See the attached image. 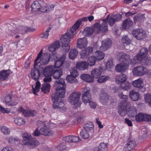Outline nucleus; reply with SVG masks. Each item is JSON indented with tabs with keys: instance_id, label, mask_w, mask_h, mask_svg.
Segmentation results:
<instances>
[{
	"instance_id": "1",
	"label": "nucleus",
	"mask_w": 151,
	"mask_h": 151,
	"mask_svg": "<svg viewBox=\"0 0 151 151\" xmlns=\"http://www.w3.org/2000/svg\"><path fill=\"white\" fill-rule=\"evenodd\" d=\"M54 86L56 87V92L51 95V99L53 102V108L55 109H58L61 113L65 112L67 109L65 106V104L61 100V98L65 97V82L63 79L58 81L55 82Z\"/></svg>"
},
{
	"instance_id": "2",
	"label": "nucleus",
	"mask_w": 151,
	"mask_h": 151,
	"mask_svg": "<svg viewBox=\"0 0 151 151\" xmlns=\"http://www.w3.org/2000/svg\"><path fill=\"white\" fill-rule=\"evenodd\" d=\"M88 20L87 17H84L81 19L78 20L70 29L68 30V32L61 37L60 39L62 44L61 48L64 52H68L70 49V47L69 45L70 39L72 38L75 34L76 30L79 28L82 22H86Z\"/></svg>"
},
{
	"instance_id": "3",
	"label": "nucleus",
	"mask_w": 151,
	"mask_h": 151,
	"mask_svg": "<svg viewBox=\"0 0 151 151\" xmlns=\"http://www.w3.org/2000/svg\"><path fill=\"white\" fill-rule=\"evenodd\" d=\"M118 96L122 100L118 107L119 114L121 116H124L128 112L132 117L134 116L136 114V109L131 106L130 103L127 101L128 96L121 93L119 94Z\"/></svg>"
},
{
	"instance_id": "4",
	"label": "nucleus",
	"mask_w": 151,
	"mask_h": 151,
	"mask_svg": "<svg viewBox=\"0 0 151 151\" xmlns=\"http://www.w3.org/2000/svg\"><path fill=\"white\" fill-rule=\"evenodd\" d=\"M43 68L37 63H35L34 67L31 70V76L32 79L38 80L39 78L43 76L42 73Z\"/></svg>"
},
{
	"instance_id": "5",
	"label": "nucleus",
	"mask_w": 151,
	"mask_h": 151,
	"mask_svg": "<svg viewBox=\"0 0 151 151\" xmlns=\"http://www.w3.org/2000/svg\"><path fill=\"white\" fill-rule=\"evenodd\" d=\"M148 51L147 49L145 47L142 48L140 52L138 53L136 56L130 61L129 63L132 65H135L136 63H139V60L142 59H145V57L147 56Z\"/></svg>"
},
{
	"instance_id": "6",
	"label": "nucleus",
	"mask_w": 151,
	"mask_h": 151,
	"mask_svg": "<svg viewBox=\"0 0 151 151\" xmlns=\"http://www.w3.org/2000/svg\"><path fill=\"white\" fill-rule=\"evenodd\" d=\"M55 69V66L54 65L47 66L44 69H43V76L45 77L44 79V81L45 82L51 81V76Z\"/></svg>"
},
{
	"instance_id": "7",
	"label": "nucleus",
	"mask_w": 151,
	"mask_h": 151,
	"mask_svg": "<svg viewBox=\"0 0 151 151\" xmlns=\"http://www.w3.org/2000/svg\"><path fill=\"white\" fill-rule=\"evenodd\" d=\"M38 124H41L42 128L40 129L41 134L45 136H50L53 133L52 130L49 128V126H51V124H49L48 122H42L40 121L38 122Z\"/></svg>"
},
{
	"instance_id": "8",
	"label": "nucleus",
	"mask_w": 151,
	"mask_h": 151,
	"mask_svg": "<svg viewBox=\"0 0 151 151\" xmlns=\"http://www.w3.org/2000/svg\"><path fill=\"white\" fill-rule=\"evenodd\" d=\"M134 75L141 76L146 75L148 73L147 68L142 66H138L134 67L132 70Z\"/></svg>"
},
{
	"instance_id": "9",
	"label": "nucleus",
	"mask_w": 151,
	"mask_h": 151,
	"mask_svg": "<svg viewBox=\"0 0 151 151\" xmlns=\"http://www.w3.org/2000/svg\"><path fill=\"white\" fill-rule=\"evenodd\" d=\"M80 93L79 92H73L71 93L68 97V101L73 105L78 104L79 105L81 103L79 100Z\"/></svg>"
},
{
	"instance_id": "10",
	"label": "nucleus",
	"mask_w": 151,
	"mask_h": 151,
	"mask_svg": "<svg viewBox=\"0 0 151 151\" xmlns=\"http://www.w3.org/2000/svg\"><path fill=\"white\" fill-rule=\"evenodd\" d=\"M132 34L138 40H143L145 39L147 37L145 32L142 29L133 30L132 32Z\"/></svg>"
},
{
	"instance_id": "11",
	"label": "nucleus",
	"mask_w": 151,
	"mask_h": 151,
	"mask_svg": "<svg viewBox=\"0 0 151 151\" xmlns=\"http://www.w3.org/2000/svg\"><path fill=\"white\" fill-rule=\"evenodd\" d=\"M90 91L89 87H86L84 88L83 91L82 101L85 104L89 103L91 100V97Z\"/></svg>"
},
{
	"instance_id": "12",
	"label": "nucleus",
	"mask_w": 151,
	"mask_h": 151,
	"mask_svg": "<svg viewBox=\"0 0 151 151\" xmlns=\"http://www.w3.org/2000/svg\"><path fill=\"white\" fill-rule=\"evenodd\" d=\"M50 54L46 53L44 55L40 57L38 61L35 63H37L38 65H46L50 61Z\"/></svg>"
},
{
	"instance_id": "13",
	"label": "nucleus",
	"mask_w": 151,
	"mask_h": 151,
	"mask_svg": "<svg viewBox=\"0 0 151 151\" xmlns=\"http://www.w3.org/2000/svg\"><path fill=\"white\" fill-rule=\"evenodd\" d=\"M129 64L126 63L121 62L118 64L115 67L116 70L117 72L120 73H123L125 72L128 69Z\"/></svg>"
},
{
	"instance_id": "14",
	"label": "nucleus",
	"mask_w": 151,
	"mask_h": 151,
	"mask_svg": "<svg viewBox=\"0 0 151 151\" xmlns=\"http://www.w3.org/2000/svg\"><path fill=\"white\" fill-rule=\"evenodd\" d=\"M112 41L109 39H107L102 41V45L100 47V50L105 51L109 48L112 45Z\"/></svg>"
},
{
	"instance_id": "15",
	"label": "nucleus",
	"mask_w": 151,
	"mask_h": 151,
	"mask_svg": "<svg viewBox=\"0 0 151 151\" xmlns=\"http://www.w3.org/2000/svg\"><path fill=\"white\" fill-rule=\"evenodd\" d=\"M12 96V94H10L7 95L5 97V104L9 106H15L17 103V101L14 100Z\"/></svg>"
},
{
	"instance_id": "16",
	"label": "nucleus",
	"mask_w": 151,
	"mask_h": 151,
	"mask_svg": "<svg viewBox=\"0 0 151 151\" xmlns=\"http://www.w3.org/2000/svg\"><path fill=\"white\" fill-rule=\"evenodd\" d=\"M76 68L79 70H88L89 66L87 62L82 61L77 63L76 65Z\"/></svg>"
},
{
	"instance_id": "17",
	"label": "nucleus",
	"mask_w": 151,
	"mask_h": 151,
	"mask_svg": "<svg viewBox=\"0 0 151 151\" xmlns=\"http://www.w3.org/2000/svg\"><path fill=\"white\" fill-rule=\"evenodd\" d=\"M35 30L34 28H31L26 26H20L18 28H17V32L15 33L24 34L26 32H32Z\"/></svg>"
},
{
	"instance_id": "18",
	"label": "nucleus",
	"mask_w": 151,
	"mask_h": 151,
	"mask_svg": "<svg viewBox=\"0 0 151 151\" xmlns=\"http://www.w3.org/2000/svg\"><path fill=\"white\" fill-rule=\"evenodd\" d=\"M88 44V41L86 37L79 39L78 40L77 47L80 49H82L86 47Z\"/></svg>"
},
{
	"instance_id": "19",
	"label": "nucleus",
	"mask_w": 151,
	"mask_h": 151,
	"mask_svg": "<svg viewBox=\"0 0 151 151\" xmlns=\"http://www.w3.org/2000/svg\"><path fill=\"white\" fill-rule=\"evenodd\" d=\"M93 51V48L88 47L86 49L82 50L80 52L81 57L82 58H87L88 56L91 54Z\"/></svg>"
},
{
	"instance_id": "20",
	"label": "nucleus",
	"mask_w": 151,
	"mask_h": 151,
	"mask_svg": "<svg viewBox=\"0 0 151 151\" xmlns=\"http://www.w3.org/2000/svg\"><path fill=\"white\" fill-rule=\"evenodd\" d=\"M119 55L120 56L119 60L121 62L126 63L132 65L129 63L132 59H129V56L128 55L123 52H120L119 53Z\"/></svg>"
},
{
	"instance_id": "21",
	"label": "nucleus",
	"mask_w": 151,
	"mask_h": 151,
	"mask_svg": "<svg viewBox=\"0 0 151 151\" xmlns=\"http://www.w3.org/2000/svg\"><path fill=\"white\" fill-rule=\"evenodd\" d=\"M19 111L20 112H22L23 114L25 117L34 116L36 113L35 111L31 110H24L22 108L20 109Z\"/></svg>"
},
{
	"instance_id": "22",
	"label": "nucleus",
	"mask_w": 151,
	"mask_h": 151,
	"mask_svg": "<svg viewBox=\"0 0 151 151\" xmlns=\"http://www.w3.org/2000/svg\"><path fill=\"white\" fill-rule=\"evenodd\" d=\"M109 99V96L104 91H101V93L100 94V100L101 102L103 104L106 103Z\"/></svg>"
},
{
	"instance_id": "23",
	"label": "nucleus",
	"mask_w": 151,
	"mask_h": 151,
	"mask_svg": "<svg viewBox=\"0 0 151 151\" xmlns=\"http://www.w3.org/2000/svg\"><path fill=\"white\" fill-rule=\"evenodd\" d=\"M132 84L134 87L141 89L144 86L143 80L142 78H139L133 81Z\"/></svg>"
},
{
	"instance_id": "24",
	"label": "nucleus",
	"mask_w": 151,
	"mask_h": 151,
	"mask_svg": "<svg viewBox=\"0 0 151 151\" xmlns=\"http://www.w3.org/2000/svg\"><path fill=\"white\" fill-rule=\"evenodd\" d=\"M63 141L68 142H76L79 140V137L75 136H68L63 137Z\"/></svg>"
},
{
	"instance_id": "25",
	"label": "nucleus",
	"mask_w": 151,
	"mask_h": 151,
	"mask_svg": "<svg viewBox=\"0 0 151 151\" xmlns=\"http://www.w3.org/2000/svg\"><path fill=\"white\" fill-rule=\"evenodd\" d=\"M24 145H27L30 148H32L38 146L39 144V142L35 139L32 138L28 142H26L23 143Z\"/></svg>"
},
{
	"instance_id": "26",
	"label": "nucleus",
	"mask_w": 151,
	"mask_h": 151,
	"mask_svg": "<svg viewBox=\"0 0 151 151\" xmlns=\"http://www.w3.org/2000/svg\"><path fill=\"white\" fill-rule=\"evenodd\" d=\"M140 94L139 92L133 90L129 92V96L131 100L134 101H138L140 97Z\"/></svg>"
},
{
	"instance_id": "27",
	"label": "nucleus",
	"mask_w": 151,
	"mask_h": 151,
	"mask_svg": "<svg viewBox=\"0 0 151 151\" xmlns=\"http://www.w3.org/2000/svg\"><path fill=\"white\" fill-rule=\"evenodd\" d=\"M54 8L53 5L50 4L48 5L45 4L41 7L40 12L44 13H49L53 11Z\"/></svg>"
},
{
	"instance_id": "28",
	"label": "nucleus",
	"mask_w": 151,
	"mask_h": 151,
	"mask_svg": "<svg viewBox=\"0 0 151 151\" xmlns=\"http://www.w3.org/2000/svg\"><path fill=\"white\" fill-rule=\"evenodd\" d=\"M81 78L84 81L88 83H92L94 81V79L89 74H83L81 76Z\"/></svg>"
},
{
	"instance_id": "29",
	"label": "nucleus",
	"mask_w": 151,
	"mask_h": 151,
	"mask_svg": "<svg viewBox=\"0 0 151 151\" xmlns=\"http://www.w3.org/2000/svg\"><path fill=\"white\" fill-rule=\"evenodd\" d=\"M41 3L42 2L41 1L40 2L37 1H35L31 6L32 11H35L38 10L40 11Z\"/></svg>"
},
{
	"instance_id": "30",
	"label": "nucleus",
	"mask_w": 151,
	"mask_h": 151,
	"mask_svg": "<svg viewBox=\"0 0 151 151\" xmlns=\"http://www.w3.org/2000/svg\"><path fill=\"white\" fill-rule=\"evenodd\" d=\"M127 79L126 76L123 74L117 75L115 78V81L117 83H122L125 82Z\"/></svg>"
},
{
	"instance_id": "31",
	"label": "nucleus",
	"mask_w": 151,
	"mask_h": 151,
	"mask_svg": "<svg viewBox=\"0 0 151 151\" xmlns=\"http://www.w3.org/2000/svg\"><path fill=\"white\" fill-rule=\"evenodd\" d=\"M109 17V15H108L105 19H103V22L101 25V28L100 31H101L102 32H106L108 29V24L106 22V20Z\"/></svg>"
},
{
	"instance_id": "32",
	"label": "nucleus",
	"mask_w": 151,
	"mask_h": 151,
	"mask_svg": "<svg viewBox=\"0 0 151 151\" xmlns=\"http://www.w3.org/2000/svg\"><path fill=\"white\" fill-rule=\"evenodd\" d=\"M65 59V56L63 55L57 60L55 62L54 66L55 68H59L61 66L64 62Z\"/></svg>"
},
{
	"instance_id": "33",
	"label": "nucleus",
	"mask_w": 151,
	"mask_h": 151,
	"mask_svg": "<svg viewBox=\"0 0 151 151\" xmlns=\"http://www.w3.org/2000/svg\"><path fill=\"white\" fill-rule=\"evenodd\" d=\"M10 74L9 71L8 70H3L0 72V80L4 81L6 80Z\"/></svg>"
},
{
	"instance_id": "34",
	"label": "nucleus",
	"mask_w": 151,
	"mask_h": 151,
	"mask_svg": "<svg viewBox=\"0 0 151 151\" xmlns=\"http://www.w3.org/2000/svg\"><path fill=\"white\" fill-rule=\"evenodd\" d=\"M42 85L41 88V91L45 93H47L50 92V86L47 82H45Z\"/></svg>"
},
{
	"instance_id": "35",
	"label": "nucleus",
	"mask_w": 151,
	"mask_h": 151,
	"mask_svg": "<svg viewBox=\"0 0 151 151\" xmlns=\"http://www.w3.org/2000/svg\"><path fill=\"white\" fill-rule=\"evenodd\" d=\"M53 78L55 79H58L63 75V70L61 69L54 70L53 73Z\"/></svg>"
},
{
	"instance_id": "36",
	"label": "nucleus",
	"mask_w": 151,
	"mask_h": 151,
	"mask_svg": "<svg viewBox=\"0 0 151 151\" xmlns=\"http://www.w3.org/2000/svg\"><path fill=\"white\" fill-rule=\"evenodd\" d=\"M144 15L143 14H138L134 18V22L135 24L143 22L145 19Z\"/></svg>"
},
{
	"instance_id": "37",
	"label": "nucleus",
	"mask_w": 151,
	"mask_h": 151,
	"mask_svg": "<svg viewBox=\"0 0 151 151\" xmlns=\"http://www.w3.org/2000/svg\"><path fill=\"white\" fill-rule=\"evenodd\" d=\"M133 22L129 19H127L123 22L122 27L123 29H126L131 27Z\"/></svg>"
},
{
	"instance_id": "38",
	"label": "nucleus",
	"mask_w": 151,
	"mask_h": 151,
	"mask_svg": "<svg viewBox=\"0 0 151 151\" xmlns=\"http://www.w3.org/2000/svg\"><path fill=\"white\" fill-rule=\"evenodd\" d=\"M139 63L143 65H149L151 64V58L150 57L147 56L145 59L139 60Z\"/></svg>"
},
{
	"instance_id": "39",
	"label": "nucleus",
	"mask_w": 151,
	"mask_h": 151,
	"mask_svg": "<svg viewBox=\"0 0 151 151\" xmlns=\"http://www.w3.org/2000/svg\"><path fill=\"white\" fill-rule=\"evenodd\" d=\"M83 128V129L88 132L92 133L93 132L94 125L92 122L84 125Z\"/></svg>"
},
{
	"instance_id": "40",
	"label": "nucleus",
	"mask_w": 151,
	"mask_h": 151,
	"mask_svg": "<svg viewBox=\"0 0 151 151\" xmlns=\"http://www.w3.org/2000/svg\"><path fill=\"white\" fill-rule=\"evenodd\" d=\"M91 75L93 78H97L101 75V71L98 69L96 68L92 70L91 72Z\"/></svg>"
},
{
	"instance_id": "41",
	"label": "nucleus",
	"mask_w": 151,
	"mask_h": 151,
	"mask_svg": "<svg viewBox=\"0 0 151 151\" xmlns=\"http://www.w3.org/2000/svg\"><path fill=\"white\" fill-rule=\"evenodd\" d=\"M78 54L77 50L76 49L71 50L69 53V58L71 59H73L76 57Z\"/></svg>"
},
{
	"instance_id": "42",
	"label": "nucleus",
	"mask_w": 151,
	"mask_h": 151,
	"mask_svg": "<svg viewBox=\"0 0 151 151\" xmlns=\"http://www.w3.org/2000/svg\"><path fill=\"white\" fill-rule=\"evenodd\" d=\"M35 84V87H34L33 85L32 86L33 92L35 94L36 93H37L40 91L41 85L40 82L38 81L36 82Z\"/></svg>"
},
{
	"instance_id": "43",
	"label": "nucleus",
	"mask_w": 151,
	"mask_h": 151,
	"mask_svg": "<svg viewBox=\"0 0 151 151\" xmlns=\"http://www.w3.org/2000/svg\"><path fill=\"white\" fill-rule=\"evenodd\" d=\"M96 58L97 60H103L105 57L104 53L101 51H96L95 53Z\"/></svg>"
},
{
	"instance_id": "44",
	"label": "nucleus",
	"mask_w": 151,
	"mask_h": 151,
	"mask_svg": "<svg viewBox=\"0 0 151 151\" xmlns=\"http://www.w3.org/2000/svg\"><path fill=\"white\" fill-rule=\"evenodd\" d=\"M66 80L68 82L70 83H76L78 82V80L76 78L70 75L67 76Z\"/></svg>"
},
{
	"instance_id": "45",
	"label": "nucleus",
	"mask_w": 151,
	"mask_h": 151,
	"mask_svg": "<svg viewBox=\"0 0 151 151\" xmlns=\"http://www.w3.org/2000/svg\"><path fill=\"white\" fill-rule=\"evenodd\" d=\"M93 33V30L91 28L86 27L85 28L82 32L83 34L85 36H89L91 35Z\"/></svg>"
},
{
	"instance_id": "46",
	"label": "nucleus",
	"mask_w": 151,
	"mask_h": 151,
	"mask_svg": "<svg viewBox=\"0 0 151 151\" xmlns=\"http://www.w3.org/2000/svg\"><path fill=\"white\" fill-rule=\"evenodd\" d=\"M89 132L84 129H82L80 133V135L82 138L86 139L88 138L89 136Z\"/></svg>"
},
{
	"instance_id": "47",
	"label": "nucleus",
	"mask_w": 151,
	"mask_h": 151,
	"mask_svg": "<svg viewBox=\"0 0 151 151\" xmlns=\"http://www.w3.org/2000/svg\"><path fill=\"white\" fill-rule=\"evenodd\" d=\"M96 58L94 56H91L88 58L87 60V63L88 65L90 66H94L96 62Z\"/></svg>"
},
{
	"instance_id": "48",
	"label": "nucleus",
	"mask_w": 151,
	"mask_h": 151,
	"mask_svg": "<svg viewBox=\"0 0 151 151\" xmlns=\"http://www.w3.org/2000/svg\"><path fill=\"white\" fill-rule=\"evenodd\" d=\"M14 122L18 125L24 124L25 123L24 119L21 117H17L14 119Z\"/></svg>"
},
{
	"instance_id": "49",
	"label": "nucleus",
	"mask_w": 151,
	"mask_h": 151,
	"mask_svg": "<svg viewBox=\"0 0 151 151\" xmlns=\"http://www.w3.org/2000/svg\"><path fill=\"white\" fill-rule=\"evenodd\" d=\"M144 114L139 113L135 116V120L138 122H141L144 121Z\"/></svg>"
},
{
	"instance_id": "50",
	"label": "nucleus",
	"mask_w": 151,
	"mask_h": 151,
	"mask_svg": "<svg viewBox=\"0 0 151 151\" xmlns=\"http://www.w3.org/2000/svg\"><path fill=\"white\" fill-rule=\"evenodd\" d=\"M98 78L97 80V82L99 83H102L108 80L109 77V76H102L99 77Z\"/></svg>"
},
{
	"instance_id": "51",
	"label": "nucleus",
	"mask_w": 151,
	"mask_h": 151,
	"mask_svg": "<svg viewBox=\"0 0 151 151\" xmlns=\"http://www.w3.org/2000/svg\"><path fill=\"white\" fill-rule=\"evenodd\" d=\"M22 138L24 141L28 142L32 139V137L30 134L26 132L23 134Z\"/></svg>"
},
{
	"instance_id": "52",
	"label": "nucleus",
	"mask_w": 151,
	"mask_h": 151,
	"mask_svg": "<svg viewBox=\"0 0 151 151\" xmlns=\"http://www.w3.org/2000/svg\"><path fill=\"white\" fill-rule=\"evenodd\" d=\"M50 28H47V30L45 32L40 35V37L44 39L47 38L49 35V32L50 31Z\"/></svg>"
},
{
	"instance_id": "53",
	"label": "nucleus",
	"mask_w": 151,
	"mask_h": 151,
	"mask_svg": "<svg viewBox=\"0 0 151 151\" xmlns=\"http://www.w3.org/2000/svg\"><path fill=\"white\" fill-rule=\"evenodd\" d=\"M122 41L124 44H124H126V45L128 46V45L131 42L130 40L128 38L127 36H125L122 37Z\"/></svg>"
},
{
	"instance_id": "54",
	"label": "nucleus",
	"mask_w": 151,
	"mask_h": 151,
	"mask_svg": "<svg viewBox=\"0 0 151 151\" xmlns=\"http://www.w3.org/2000/svg\"><path fill=\"white\" fill-rule=\"evenodd\" d=\"M70 75L76 78L78 77L79 75L78 70L75 68H71L70 70Z\"/></svg>"
},
{
	"instance_id": "55",
	"label": "nucleus",
	"mask_w": 151,
	"mask_h": 151,
	"mask_svg": "<svg viewBox=\"0 0 151 151\" xmlns=\"http://www.w3.org/2000/svg\"><path fill=\"white\" fill-rule=\"evenodd\" d=\"M129 85L128 83H122L119 86V88L124 90H128L130 88Z\"/></svg>"
},
{
	"instance_id": "56",
	"label": "nucleus",
	"mask_w": 151,
	"mask_h": 151,
	"mask_svg": "<svg viewBox=\"0 0 151 151\" xmlns=\"http://www.w3.org/2000/svg\"><path fill=\"white\" fill-rule=\"evenodd\" d=\"M66 147L68 148L67 144L64 142L60 143L59 145L57 146L56 147V148L60 150H63Z\"/></svg>"
},
{
	"instance_id": "57",
	"label": "nucleus",
	"mask_w": 151,
	"mask_h": 151,
	"mask_svg": "<svg viewBox=\"0 0 151 151\" xmlns=\"http://www.w3.org/2000/svg\"><path fill=\"white\" fill-rule=\"evenodd\" d=\"M1 131L5 134L8 135L9 134L10 131L9 129L6 126H2L1 127Z\"/></svg>"
},
{
	"instance_id": "58",
	"label": "nucleus",
	"mask_w": 151,
	"mask_h": 151,
	"mask_svg": "<svg viewBox=\"0 0 151 151\" xmlns=\"http://www.w3.org/2000/svg\"><path fill=\"white\" fill-rule=\"evenodd\" d=\"M126 145H128L129 147V149H127L126 151H129L135 146L136 143L134 141H130L128 142Z\"/></svg>"
},
{
	"instance_id": "59",
	"label": "nucleus",
	"mask_w": 151,
	"mask_h": 151,
	"mask_svg": "<svg viewBox=\"0 0 151 151\" xmlns=\"http://www.w3.org/2000/svg\"><path fill=\"white\" fill-rule=\"evenodd\" d=\"M145 102L148 103L149 105L150 106V104L151 102V94L149 93L145 94Z\"/></svg>"
},
{
	"instance_id": "60",
	"label": "nucleus",
	"mask_w": 151,
	"mask_h": 151,
	"mask_svg": "<svg viewBox=\"0 0 151 151\" xmlns=\"http://www.w3.org/2000/svg\"><path fill=\"white\" fill-rule=\"evenodd\" d=\"M107 22L109 25L111 26H113L115 22L112 16H111L110 17H109L108 19L106 20V22Z\"/></svg>"
},
{
	"instance_id": "61",
	"label": "nucleus",
	"mask_w": 151,
	"mask_h": 151,
	"mask_svg": "<svg viewBox=\"0 0 151 151\" xmlns=\"http://www.w3.org/2000/svg\"><path fill=\"white\" fill-rule=\"evenodd\" d=\"M93 28L95 31H96L97 33L100 32L101 28L100 24L99 22H97L93 25Z\"/></svg>"
},
{
	"instance_id": "62",
	"label": "nucleus",
	"mask_w": 151,
	"mask_h": 151,
	"mask_svg": "<svg viewBox=\"0 0 151 151\" xmlns=\"http://www.w3.org/2000/svg\"><path fill=\"white\" fill-rule=\"evenodd\" d=\"M0 111L3 113L8 114L10 112V109L9 108H5L2 106H0Z\"/></svg>"
},
{
	"instance_id": "63",
	"label": "nucleus",
	"mask_w": 151,
	"mask_h": 151,
	"mask_svg": "<svg viewBox=\"0 0 151 151\" xmlns=\"http://www.w3.org/2000/svg\"><path fill=\"white\" fill-rule=\"evenodd\" d=\"M19 139L17 137H10L9 139V143L11 144H14L16 142H18Z\"/></svg>"
},
{
	"instance_id": "64",
	"label": "nucleus",
	"mask_w": 151,
	"mask_h": 151,
	"mask_svg": "<svg viewBox=\"0 0 151 151\" xmlns=\"http://www.w3.org/2000/svg\"><path fill=\"white\" fill-rule=\"evenodd\" d=\"M106 67L107 68L110 69L114 68V66L112 60H111L108 61L106 64Z\"/></svg>"
}]
</instances>
